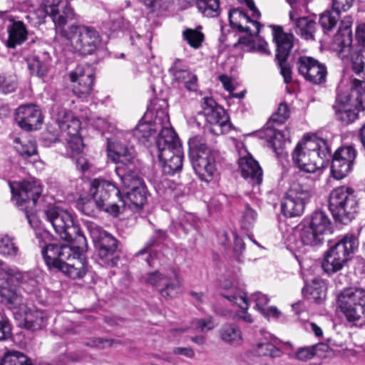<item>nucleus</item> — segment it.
Masks as SVG:
<instances>
[{
  "mask_svg": "<svg viewBox=\"0 0 365 365\" xmlns=\"http://www.w3.org/2000/svg\"><path fill=\"white\" fill-rule=\"evenodd\" d=\"M330 153L331 150L326 140L313 136L304 138L297 144L292 153V158L300 170L312 173L324 166Z\"/></svg>",
  "mask_w": 365,
  "mask_h": 365,
  "instance_id": "obj_1",
  "label": "nucleus"
},
{
  "mask_svg": "<svg viewBox=\"0 0 365 365\" xmlns=\"http://www.w3.org/2000/svg\"><path fill=\"white\" fill-rule=\"evenodd\" d=\"M43 214L61 239L65 241L75 240L78 243V249L86 250V238L74 223L71 212L58 205H48L43 210Z\"/></svg>",
  "mask_w": 365,
  "mask_h": 365,
  "instance_id": "obj_2",
  "label": "nucleus"
},
{
  "mask_svg": "<svg viewBox=\"0 0 365 365\" xmlns=\"http://www.w3.org/2000/svg\"><path fill=\"white\" fill-rule=\"evenodd\" d=\"M351 84V91H339L333 105L338 119L345 124L354 122L358 112L365 108V81L354 79Z\"/></svg>",
  "mask_w": 365,
  "mask_h": 365,
  "instance_id": "obj_3",
  "label": "nucleus"
},
{
  "mask_svg": "<svg viewBox=\"0 0 365 365\" xmlns=\"http://www.w3.org/2000/svg\"><path fill=\"white\" fill-rule=\"evenodd\" d=\"M0 260V265H1ZM16 283H24L35 288L38 284V279L32 272H22L15 267L0 268V297L2 302L10 306L9 308L20 305L22 297L15 287Z\"/></svg>",
  "mask_w": 365,
  "mask_h": 365,
  "instance_id": "obj_4",
  "label": "nucleus"
},
{
  "mask_svg": "<svg viewBox=\"0 0 365 365\" xmlns=\"http://www.w3.org/2000/svg\"><path fill=\"white\" fill-rule=\"evenodd\" d=\"M158 155L164 173L174 175L182 167L183 151L174 130H164L158 142Z\"/></svg>",
  "mask_w": 365,
  "mask_h": 365,
  "instance_id": "obj_5",
  "label": "nucleus"
},
{
  "mask_svg": "<svg viewBox=\"0 0 365 365\" xmlns=\"http://www.w3.org/2000/svg\"><path fill=\"white\" fill-rule=\"evenodd\" d=\"M61 33L66 41L67 49L81 55L93 53L101 43L98 32L92 27L72 25Z\"/></svg>",
  "mask_w": 365,
  "mask_h": 365,
  "instance_id": "obj_6",
  "label": "nucleus"
},
{
  "mask_svg": "<svg viewBox=\"0 0 365 365\" xmlns=\"http://www.w3.org/2000/svg\"><path fill=\"white\" fill-rule=\"evenodd\" d=\"M128 135L130 133L118 131L113 137H106L108 155L116 164L115 173L118 177L133 173L135 168V150L125 142Z\"/></svg>",
  "mask_w": 365,
  "mask_h": 365,
  "instance_id": "obj_7",
  "label": "nucleus"
},
{
  "mask_svg": "<svg viewBox=\"0 0 365 365\" xmlns=\"http://www.w3.org/2000/svg\"><path fill=\"white\" fill-rule=\"evenodd\" d=\"M89 192L100 210L114 217L120 213L119 204L124 202L120 189L114 183L102 178H94L91 181Z\"/></svg>",
  "mask_w": 365,
  "mask_h": 365,
  "instance_id": "obj_8",
  "label": "nucleus"
},
{
  "mask_svg": "<svg viewBox=\"0 0 365 365\" xmlns=\"http://www.w3.org/2000/svg\"><path fill=\"white\" fill-rule=\"evenodd\" d=\"M189 155L195 173L202 180L210 182L216 172L215 159L203 137L196 135L188 141Z\"/></svg>",
  "mask_w": 365,
  "mask_h": 365,
  "instance_id": "obj_9",
  "label": "nucleus"
},
{
  "mask_svg": "<svg viewBox=\"0 0 365 365\" xmlns=\"http://www.w3.org/2000/svg\"><path fill=\"white\" fill-rule=\"evenodd\" d=\"M329 207L336 221L347 224L355 217L359 202L352 189L341 186L334 189L330 193Z\"/></svg>",
  "mask_w": 365,
  "mask_h": 365,
  "instance_id": "obj_10",
  "label": "nucleus"
},
{
  "mask_svg": "<svg viewBox=\"0 0 365 365\" xmlns=\"http://www.w3.org/2000/svg\"><path fill=\"white\" fill-rule=\"evenodd\" d=\"M53 113L59 128L61 136L66 141L67 149L70 150L71 155L73 157L81 154L84 145L79 135V119L62 108H53Z\"/></svg>",
  "mask_w": 365,
  "mask_h": 365,
  "instance_id": "obj_11",
  "label": "nucleus"
},
{
  "mask_svg": "<svg viewBox=\"0 0 365 365\" xmlns=\"http://www.w3.org/2000/svg\"><path fill=\"white\" fill-rule=\"evenodd\" d=\"M164 130H173L168 115L164 110H159L153 120H141L134 129L133 135L146 147L155 142L158 148V142Z\"/></svg>",
  "mask_w": 365,
  "mask_h": 365,
  "instance_id": "obj_12",
  "label": "nucleus"
},
{
  "mask_svg": "<svg viewBox=\"0 0 365 365\" xmlns=\"http://www.w3.org/2000/svg\"><path fill=\"white\" fill-rule=\"evenodd\" d=\"M336 312H341L347 319L365 318V289L344 288L337 295Z\"/></svg>",
  "mask_w": 365,
  "mask_h": 365,
  "instance_id": "obj_13",
  "label": "nucleus"
},
{
  "mask_svg": "<svg viewBox=\"0 0 365 365\" xmlns=\"http://www.w3.org/2000/svg\"><path fill=\"white\" fill-rule=\"evenodd\" d=\"M124 190L125 196H122L123 205H120V212L128 207L135 212L140 210L146 202V189L143 181L139 178L133 171L125 174L124 176H119Z\"/></svg>",
  "mask_w": 365,
  "mask_h": 365,
  "instance_id": "obj_14",
  "label": "nucleus"
},
{
  "mask_svg": "<svg viewBox=\"0 0 365 365\" xmlns=\"http://www.w3.org/2000/svg\"><path fill=\"white\" fill-rule=\"evenodd\" d=\"M10 188L12 200L19 207H21L28 221L31 222V210L37 205V200L42 192L41 186L36 181L24 180L11 183Z\"/></svg>",
  "mask_w": 365,
  "mask_h": 365,
  "instance_id": "obj_15",
  "label": "nucleus"
},
{
  "mask_svg": "<svg viewBox=\"0 0 365 365\" xmlns=\"http://www.w3.org/2000/svg\"><path fill=\"white\" fill-rule=\"evenodd\" d=\"M86 225L95 242L102 263L108 266L115 265L118 261L115 239L93 222H86Z\"/></svg>",
  "mask_w": 365,
  "mask_h": 365,
  "instance_id": "obj_16",
  "label": "nucleus"
},
{
  "mask_svg": "<svg viewBox=\"0 0 365 365\" xmlns=\"http://www.w3.org/2000/svg\"><path fill=\"white\" fill-rule=\"evenodd\" d=\"M311 197L312 192L307 187L293 183L282 200L283 214L290 217L301 215Z\"/></svg>",
  "mask_w": 365,
  "mask_h": 365,
  "instance_id": "obj_17",
  "label": "nucleus"
},
{
  "mask_svg": "<svg viewBox=\"0 0 365 365\" xmlns=\"http://www.w3.org/2000/svg\"><path fill=\"white\" fill-rule=\"evenodd\" d=\"M201 106L206 121L211 125V133L222 135L229 132L231 128L229 116L222 107L217 105L214 99L203 98Z\"/></svg>",
  "mask_w": 365,
  "mask_h": 365,
  "instance_id": "obj_18",
  "label": "nucleus"
},
{
  "mask_svg": "<svg viewBox=\"0 0 365 365\" xmlns=\"http://www.w3.org/2000/svg\"><path fill=\"white\" fill-rule=\"evenodd\" d=\"M273 39L277 46L276 59L280 68V73L284 83H289L292 81V70L286 61L293 46V36L284 33L279 26H273Z\"/></svg>",
  "mask_w": 365,
  "mask_h": 365,
  "instance_id": "obj_19",
  "label": "nucleus"
},
{
  "mask_svg": "<svg viewBox=\"0 0 365 365\" xmlns=\"http://www.w3.org/2000/svg\"><path fill=\"white\" fill-rule=\"evenodd\" d=\"M68 242L69 245L52 243L42 249V255L48 267L58 269L65 260L69 259L72 253L78 255L79 252L86 251L78 249V243L75 240Z\"/></svg>",
  "mask_w": 365,
  "mask_h": 365,
  "instance_id": "obj_20",
  "label": "nucleus"
},
{
  "mask_svg": "<svg viewBox=\"0 0 365 365\" xmlns=\"http://www.w3.org/2000/svg\"><path fill=\"white\" fill-rule=\"evenodd\" d=\"M73 83V92L79 98L85 99L92 93L94 71L90 66L78 65L69 74Z\"/></svg>",
  "mask_w": 365,
  "mask_h": 365,
  "instance_id": "obj_21",
  "label": "nucleus"
},
{
  "mask_svg": "<svg viewBox=\"0 0 365 365\" xmlns=\"http://www.w3.org/2000/svg\"><path fill=\"white\" fill-rule=\"evenodd\" d=\"M298 72L306 81L313 84H322L326 81L327 68L324 64L310 56H300L297 61Z\"/></svg>",
  "mask_w": 365,
  "mask_h": 365,
  "instance_id": "obj_22",
  "label": "nucleus"
},
{
  "mask_svg": "<svg viewBox=\"0 0 365 365\" xmlns=\"http://www.w3.org/2000/svg\"><path fill=\"white\" fill-rule=\"evenodd\" d=\"M356 151L352 146L338 148L333 156L331 172L336 180L345 178L352 170Z\"/></svg>",
  "mask_w": 365,
  "mask_h": 365,
  "instance_id": "obj_23",
  "label": "nucleus"
},
{
  "mask_svg": "<svg viewBox=\"0 0 365 365\" xmlns=\"http://www.w3.org/2000/svg\"><path fill=\"white\" fill-rule=\"evenodd\" d=\"M15 120L21 129L31 131L38 128L43 122V118L37 106L25 104L16 110Z\"/></svg>",
  "mask_w": 365,
  "mask_h": 365,
  "instance_id": "obj_24",
  "label": "nucleus"
},
{
  "mask_svg": "<svg viewBox=\"0 0 365 365\" xmlns=\"http://www.w3.org/2000/svg\"><path fill=\"white\" fill-rule=\"evenodd\" d=\"M279 340L272 334L262 331L257 341L252 345V352L257 356L279 357L282 355L281 349L277 348Z\"/></svg>",
  "mask_w": 365,
  "mask_h": 365,
  "instance_id": "obj_25",
  "label": "nucleus"
},
{
  "mask_svg": "<svg viewBox=\"0 0 365 365\" xmlns=\"http://www.w3.org/2000/svg\"><path fill=\"white\" fill-rule=\"evenodd\" d=\"M358 247L357 237L354 234H346L327 252L345 264Z\"/></svg>",
  "mask_w": 365,
  "mask_h": 365,
  "instance_id": "obj_26",
  "label": "nucleus"
},
{
  "mask_svg": "<svg viewBox=\"0 0 365 365\" xmlns=\"http://www.w3.org/2000/svg\"><path fill=\"white\" fill-rule=\"evenodd\" d=\"M48 4L46 11L50 14L56 26H63L73 19V10L66 1L48 0Z\"/></svg>",
  "mask_w": 365,
  "mask_h": 365,
  "instance_id": "obj_27",
  "label": "nucleus"
},
{
  "mask_svg": "<svg viewBox=\"0 0 365 365\" xmlns=\"http://www.w3.org/2000/svg\"><path fill=\"white\" fill-rule=\"evenodd\" d=\"M239 170L242 176L252 185H258L262 181V170L259 163L250 155L238 160Z\"/></svg>",
  "mask_w": 365,
  "mask_h": 365,
  "instance_id": "obj_28",
  "label": "nucleus"
},
{
  "mask_svg": "<svg viewBox=\"0 0 365 365\" xmlns=\"http://www.w3.org/2000/svg\"><path fill=\"white\" fill-rule=\"evenodd\" d=\"M220 288L222 289L221 295L233 304H237L239 307L247 310L249 307L248 299L243 289L235 286L233 282L228 279H224L220 281Z\"/></svg>",
  "mask_w": 365,
  "mask_h": 365,
  "instance_id": "obj_29",
  "label": "nucleus"
},
{
  "mask_svg": "<svg viewBox=\"0 0 365 365\" xmlns=\"http://www.w3.org/2000/svg\"><path fill=\"white\" fill-rule=\"evenodd\" d=\"M83 252H79L78 255L72 253L69 259L65 260L58 269L72 279L82 278L87 272L85 259L82 257Z\"/></svg>",
  "mask_w": 365,
  "mask_h": 365,
  "instance_id": "obj_30",
  "label": "nucleus"
},
{
  "mask_svg": "<svg viewBox=\"0 0 365 365\" xmlns=\"http://www.w3.org/2000/svg\"><path fill=\"white\" fill-rule=\"evenodd\" d=\"M289 19L293 23L296 34L306 40L313 39L316 30V23L308 17H297L295 11L289 12Z\"/></svg>",
  "mask_w": 365,
  "mask_h": 365,
  "instance_id": "obj_31",
  "label": "nucleus"
},
{
  "mask_svg": "<svg viewBox=\"0 0 365 365\" xmlns=\"http://www.w3.org/2000/svg\"><path fill=\"white\" fill-rule=\"evenodd\" d=\"M175 80L179 81L188 90L196 91L197 88V76L187 69L180 66V61L176 60L170 68Z\"/></svg>",
  "mask_w": 365,
  "mask_h": 365,
  "instance_id": "obj_32",
  "label": "nucleus"
},
{
  "mask_svg": "<svg viewBox=\"0 0 365 365\" xmlns=\"http://www.w3.org/2000/svg\"><path fill=\"white\" fill-rule=\"evenodd\" d=\"M251 300L255 303V308L258 310L265 318H281L284 315L282 312L275 306L266 307L269 302V297L262 292H255L251 295Z\"/></svg>",
  "mask_w": 365,
  "mask_h": 365,
  "instance_id": "obj_33",
  "label": "nucleus"
},
{
  "mask_svg": "<svg viewBox=\"0 0 365 365\" xmlns=\"http://www.w3.org/2000/svg\"><path fill=\"white\" fill-rule=\"evenodd\" d=\"M352 22V18L349 16H345L341 22L340 30H344V31L346 32V34H343L344 36L343 39L340 40L339 36L336 37V41H339V46L338 53L341 58L348 57L352 49L351 32L349 30Z\"/></svg>",
  "mask_w": 365,
  "mask_h": 365,
  "instance_id": "obj_34",
  "label": "nucleus"
},
{
  "mask_svg": "<svg viewBox=\"0 0 365 365\" xmlns=\"http://www.w3.org/2000/svg\"><path fill=\"white\" fill-rule=\"evenodd\" d=\"M9 38L6 46L9 48H15L18 45H21L27 38V30L22 21H14L8 29Z\"/></svg>",
  "mask_w": 365,
  "mask_h": 365,
  "instance_id": "obj_35",
  "label": "nucleus"
},
{
  "mask_svg": "<svg viewBox=\"0 0 365 365\" xmlns=\"http://www.w3.org/2000/svg\"><path fill=\"white\" fill-rule=\"evenodd\" d=\"M307 224L323 236L331 232V221L328 215L323 211L313 212Z\"/></svg>",
  "mask_w": 365,
  "mask_h": 365,
  "instance_id": "obj_36",
  "label": "nucleus"
},
{
  "mask_svg": "<svg viewBox=\"0 0 365 365\" xmlns=\"http://www.w3.org/2000/svg\"><path fill=\"white\" fill-rule=\"evenodd\" d=\"M304 295L309 299L320 302L325 299L326 288L324 283L319 279H314L307 284L303 289Z\"/></svg>",
  "mask_w": 365,
  "mask_h": 365,
  "instance_id": "obj_37",
  "label": "nucleus"
},
{
  "mask_svg": "<svg viewBox=\"0 0 365 365\" xmlns=\"http://www.w3.org/2000/svg\"><path fill=\"white\" fill-rule=\"evenodd\" d=\"M220 337L225 342L240 345L242 344V333L237 326L234 323H225L220 329Z\"/></svg>",
  "mask_w": 365,
  "mask_h": 365,
  "instance_id": "obj_38",
  "label": "nucleus"
},
{
  "mask_svg": "<svg viewBox=\"0 0 365 365\" xmlns=\"http://www.w3.org/2000/svg\"><path fill=\"white\" fill-rule=\"evenodd\" d=\"M159 292L161 297L166 299L177 297L182 292V282L180 278L177 275L168 276Z\"/></svg>",
  "mask_w": 365,
  "mask_h": 365,
  "instance_id": "obj_39",
  "label": "nucleus"
},
{
  "mask_svg": "<svg viewBox=\"0 0 365 365\" xmlns=\"http://www.w3.org/2000/svg\"><path fill=\"white\" fill-rule=\"evenodd\" d=\"M198 11L208 18L218 16L220 12L219 0H196Z\"/></svg>",
  "mask_w": 365,
  "mask_h": 365,
  "instance_id": "obj_40",
  "label": "nucleus"
},
{
  "mask_svg": "<svg viewBox=\"0 0 365 365\" xmlns=\"http://www.w3.org/2000/svg\"><path fill=\"white\" fill-rule=\"evenodd\" d=\"M300 239L304 245L314 246L320 244L324 240V236L307 224L301 230Z\"/></svg>",
  "mask_w": 365,
  "mask_h": 365,
  "instance_id": "obj_41",
  "label": "nucleus"
},
{
  "mask_svg": "<svg viewBox=\"0 0 365 365\" xmlns=\"http://www.w3.org/2000/svg\"><path fill=\"white\" fill-rule=\"evenodd\" d=\"M19 250L14 237L8 235L0 237V255L7 257H14L18 255Z\"/></svg>",
  "mask_w": 365,
  "mask_h": 365,
  "instance_id": "obj_42",
  "label": "nucleus"
},
{
  "mask_svg": "<svg viewBox=\"0 0 365 365\" xmlns=\"http://www.w3.org/2000/svg\"><path fill=\"white\" fill-rule=\"evenodd\" d=\"M349 57L352 62V69L354 73L358 75L363 74L365 78V48H361L354 53L351 51L349 56L342 59H348Z\"/></svg>",
  "mask_w": 365,
  "mask_h": 365,
  "instance_id": "obj_43",
  "label": "nucleus"
},
{
  "mask_svg": "<svg viewBox=\"0 0 365 365\" xmlns=\"http://www.w3.org/2000/svg\"><path fill=\"white\" fill-rule=\"evenodd\" d=\"M0 365H32L29 358L18 351H9L5 353Z\"/></svg>",
  "mask_w": 365,
  "mask_h": 365,
  "instance_id": "obj_44",
  "label": "nucleus"
},
{
  "mask_svg": "<svg viewBox=\"0 0 365 365\" xmlns=\"http://www.w3.org/2000/svg\"><path fill=\"white\" fill-rule=\"evenodd\" d=\"M14 148L19 155L25 158L36 155L37 153L36 143L34 140H21L17 138L15 140Z\"/></svg>",
  "mask_w": 365,
  "mask_h": 365,
  "instance_id": "obj_45",
  "label": "nucleus"
},
{
  "mask_svg": "<svg viewBox=\"0 0 365 365\" xmlns=\"http://www.w3.org/2000/svg\"><path fill=\"white\" fill-rule=\"evenodd\" d=\"M183 38L193 48H199L204 41V34L198 29H186L182 32Z\"/></svg>",
  "mask_w": 365,
  "mask_h": 365,
  "instance_id": "obj_46",
  "label": "nucleus"
},
{
  "mask_svg": "<svg viewBox=\"0 0 365 365\" xmlns=\"http://www.w3.org/2000/svg\"><path fill=\"white\" fill-rule=\"evenodd\" d=\"M229 19L231 26L242 31L245 24H248L250 16L240 9H234L230 11Z\"/></svg>",
  "mask_w": 365,
  "mask_h": 365,
  "instance_id": "obj_47",
  "label": "nucleus"
},
{
  "mask_svg": "<svg viewBox=\"0 0 365 365\" xmlns=\"http://www.w3.org/2000/svg\"><path fill=\"white\" fill-rule=\"evenodd\" d=\"M344 264L338 259L331 255L328 252L326 253L322 263L323 270L327 274H331L340 270Z\"/></svg>",
  "mask_w": 365,
  "mask_h": 365,
  "instance_id": "obj_48",
  "label": "nucleus"
},
{
  "mask_svg": "<svg viewBox=\"0 0 365 365\" xmlns=\"http://www.w3.org/2000/svg\"><path fill=\"white\" fill-rule=\"evenodd\" d=\"M339 17V13L337 11H327L320 16L319 23L322 27L325 30H330L335 26Z\"/></svg>",
  "mask_w": 365,
  "mask_h": 365,
  "instance_id": "obj_49",
  "label": "nucleus"
},
{
  "mask_svg": "<svg viewBox=\"0 0 365 365\" xmlns=\"http://www.w3.org/2000/svg\"><path fill=\"white\" fill-rule=\"evenodd\" d=\"M77 207L81 212L88 216H95L97 214V211L100 210L96 207L95 200L93 197L92 199L81 198L77 202Z\"/></svg>",
  "mask_w": 365,
  "mask_h": 365,
  "instance_id": "obj_50",
  "label": "nucleus"
},
{
  "mask_svg": "<svg viewBox=\"0 0 365 365\" xmlns=\"http://www.w3.org/2000/svg\"><path fill=\"white\" fill-rule=\"evenodd\" d=\"M238 42L240 44H250L253 50L257 51L262 54H270V51L268 49L267 43L261 38H257V39L252 41L247 38H240Z\"/></svg>",
  "mask_w": 365,
  "mask_h": 365,
  "instance_id": "obj_51",
  "label": "nucleus"
},
{
  "mask_svg": "<svg viewBox=\"0 0 365 365\" xmlns=\"http://www.w3.org/2000/svg\"><path fill=\"white\" fill-rule=\"evenodd\" d=\"M28 67L32 74L37 76H43L47 71L46 64L41 62L36 56L29 61Z\"/></svg>",
  "mask_w": 365,
  "mask_h": 365,
  "instance_id": "obj_52",
  "label": "nucleus"
},
{
  "mask_svg": "<svg viewBox=\"0 0 365 365\" xmlns=\"http://www.w3.org/2000/svg\"><path fill=\"white\" fill-rule=\"evenodd\" d=\"M257 214L248 205L245 207V210L243 214L242 225L246 229H250L252 227L257 220Z\"/></svg>",
  "mask_w": 365,
  "mask_h": 365,
  "instance_id": "obj_53",
  "label": "nucleus"
},
{
  "mask_svg": "<svg viewBox=\"0 0 365 365\" xmlns=\"http://www.w3.org/2000/svg\"><path fill=\"white\" fill-rule=\"evenodd\" d=\"M289 116V108L287 104H279L277 110L272 115L274 122L283 123Z\"/></svg>",
  "mask_w": 365,
  "mask_h": 365,
  "instance_id": "obj_54",
  "label": "nucleus"
},
{
  "mask_svg": "<svg viewBox=\"0 0 365 365\" xmlns=\"http://www.w3.org/2000/svg\"><path fill=\"white\" fill-rule=\"evenodd\" d=\"M168 276L163 275L158 271L147 274L145 282L155 287H161L165 282Z\"/></svg>",
  "mask_w": 365,
  "mask_h": 365,
  "instance_id": "obj_55",
  "label": "nucleus"
},
{
  "mask_svg": "<svg viewBox=\"0 0 365 365\" xmlns=\"http://www.w3.org/2000/svg\"><path fill=\"white\" fill-rule=\"evenodd\" d=\"M273 135L270 138L269 143L274 150L281 149L287 138L286 134L280 130H273Z\"/></svg>",
  "mask_w": 365,
  "mask_h": 365,
  "instance_id": "obj_56",
  "label": "nucleus"
},
{
  "mask_svg": "<svg viewBox=\"0 0 365 365\" xmlns=\"http://www.w3.org/2000/svg\"><path fill=\"white\" fill-rule=\"evenodd\" d=\"M91 124L95 126L97 129L101 130L103 133L112 132L114 130V126L108 122V120L98 117H94Z\"/></svg>",
  "mask_w": 365,
  "mask_h": 365,
  "instance_id": "obj_57",
  "label": "nucleus"
},
{
  "mask_svg": "<svg viewBox=\"0 0 365 365\" xmlns=\"http://www.w3.org/2000/svg\"><path fill=\"white\" fill-rule=\"evenodd\" d=\"M354 0H331L332 9L339 14L348 11L354 4Z\"/></svg>",
  "mask_w": 365,
  "mask_h": 365,
  "instance_id": "obj_58",
  "label": "nucleus"
},
{
  "mask_svg": "<svg viewBox=\"0 0 365 365\" xmlns=\"http://www.w3.org/2000/svg\"><path fill=\"white\" fill-rule=\"evenodd\" d=\"M315 356L314 349L312 346L302 347L296 352L295 357L300 361H306Z\"/></svg>",
  "mask_w": 365,
  "mask_h": 365,
  "instance_id": "obj_59",
  "label": "nucleus"
},
{
  "mask_svg": "<svg viewBox=\"0 0 365 365\" xmlns=\"http://www.w3.org/2000/svg\"><path fill=\"white\" fill-rule=\"evenodd\" d=\"M260 24L257 20L250 17L248 24H245L242 32H246L251 36L256 35L259 32Z\"/></svg>",
  "mask_w": 365,
  "mask_h": 365,
  "instance_id": "obj_60",
  "label": "nucleus"
},
{
  "mask_svg": "<svg viewBox=\"0 0 365 365\" xmlns=\"http://www.w3.org/2000/svg\"><path fill=\"white\" fill-rule=\"evenodd\" d=\"M11 336V326L9 321H0V341L6 340Z\"/></svg>",
  "mask_w": 365,
  "mask_h": 365,
  "instance_id": "obj_61",
  "label": "nucleus"
},
{
  "mask_svg": "<svg viewBox=\"0 0 365 365\" xmlns=\"http://www.w3.org/2000/svg\"><path fill=\"white\" fill-rule=\"evenodd\" d=\"M113 344V340L98 338L92 341L91 346L97 349H104L112 346Z\"/></svg>",
  "mask_w": 365,
  "mask_h": 365,
  "instance_id": "obj_62",
  "label": "nucleus"
},
{
  "mask_svg": "<svg viewBox=\"0 0 365 365\" xmlns=\"http://www.w3.org/2000/svg\"><path fill=\"white\" fill-rule=\"evenodd\" d=\"M173 353L175 355L184 356L190 359L193 358L195 356L194 351L188 347H175L173 349Z\"/></svg>",
  "mask_w": 365,
  "mask_h": 365,
  "instance_id": "obj_63",
  "label": "nucleus"
},
{
  "mask_svg": "<svg viewBox=\"0 0 365 365\" xmlns=\"http://www.w3.org/2000/svg\"><path fill=\"white\" fill-rule=\"evenodd\" d=\"M356 37L361 48H365V24H361L357 26L356 31Z\"/></svg>",
  "mask_w": 365,
  "mask_h": 365,
  "instance_id": "obj_64",
  "label": "nucleus"
}]
</instances>
